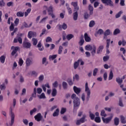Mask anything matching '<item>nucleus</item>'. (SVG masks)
Returning a JSON list of instances; mask_svg holds the SVG:
<instances>
[{
    "label": "nucleus",
    "mask_w": 126,
    "mask_h": 126,
    "mask_svg": "<svg viewBox=\"0 0 126 126\" xmlns=\"http://www.w3.org/2000/svg\"><path fill=\"white\" fill-rule=\"evenodd\" d=\"M71 5H73V6H74L75 11H76V12H75L73 14V20L75 21H76V20L78 17V13H77V11L79 10V6H78V5L77 2H72L71 3Z\"/></svg>",
    "instance_id": "1"
},
{
    "label": "nucleus",
    "mask_w": 126,
    "mask_h": 126,
    "mask_svg": "<svg viewBox=\"0 0 126 126\" xmlns=\"http://www.w3.org/2000/svg\"><path fill=\"white\" fill-rule=\"evenodd\" d=\"M85 50L86 51H92L91 54L93 57L95 56V54H96V46L93 45V46L91 45H87L85 46Z\"/></svg>",
    "instance_id": "2"
},
{
    "label": "nucleus",
    "mask_w": 126,
    "mask_h": 126,
    "mask_svg": "<svg viewBox=\"0 0 126 126\" xmlns=\"http://www.w3.org/2000/svg\"><path fill=\"white\" fill-rule=\"evenodd\" d=\"M71 99L74 100V108L79 107L80 105V100L78 98V97H76V94H72L71 95Z\"/></svg>",
    "instance_id": "3"
},
{
    "label": "nucleus",
    "mask_w": 126,
    "mask_h": 126,
    "mask_svg": "<svg viewBox=\"0 0 126 126\" xmlns=\"http://www.w3.org/2000/svg\"><path fill=\"white\" fill-rule=\"evenodd\" d=\"M85 92L87 93V95L86 98V100H87V101H89L91 92L90 91V89H89V88L88 87V83L87 82L85 84Z\"/></svg>",
    "instance_id": "4"
},
{
    "label": "nucleus",
    "mask_w": 126,
    "mask_h": 126,
    "mask_svg": "<svg viewBox=\"0 0 126 126\" xmlns=\"http://www.w3.org/2000/svg\"><path fill=\"white\" fill-rule=\"evenodd\" d=\"M23 46L25 49H30L31 48V43L28 41L27 38H25L23 42Z\"/></svg>",
    "instance_id": "5"
},
{
    "label": "nucleus",
    "mask_w": 126,
    "mask_h": 126,
    "mask_svg": "<svg viewBox=\"0 0 126 126\" xmlns=\"http://www.w3.org/2000/svg\"><path fill=\"white\" fill-rule=\"evenodd\" d=\"M10 115H11V123L10 126H13V124H14V119L15 118V115H14V113L12 112V108H10Z\"/></svg>",
    "instance_id": "6"
},
{
    "label": "nucleus",
    "mask_w": 126,
    "mask_h": 126,
    "mask_svg": "<svg viewBox=\"0 0 126 126\" xmlns=\"http://www.w3.org/2000/svg\"><path fill=\"white\" fill-rule=\"evenodd\" d=\"M101 1L102 3L106 4V5H109L111 7H113L114 6V3L112 1V0H101Z\"/></svg>",
    "instance_id": "7"
},
{
    "label": "nucleus",
    "mask_w": 126,
    "mask_h": 126,
    "mask_svg": "<svg viewBox=\"0 0 126 126\" xmlns=\"http://www.w3.org/2000/svg\"><path fill=\"white\" fill-rule=\"evenodd\" d=\"M113 115H111V116L107 118H105V117H101L102 122L103 124H109L111 121H112V119H113Z\"/></svg>",
    "instance_id": "8"
},
{
    "label": "nucleus",
    "mask_w": 126,
    "mask_h": 126,
    "mask_svg": "<svg viewBox=\"0 0 126 126\" xmlns=\"http://www.w3.org/2000/svg\"><path fill=\"white\" fill-rule=\"evenodd\" d=\"M23 34L20 33V37H18V39L14 38V43H17V42H19L20 44H22V38L21 37H22V35Z\"/></svg>",
    "instance_id": "9"
},
{
    "label": "nucleus",
    "mask_w": 126,
    "mask_h": 126,
    "mask_svg": "<svg viewBox=\"0 0 126 126\" xmlns=\"http://www.w3.org/2000/svg\"><path fill=\"white\" fill-rule=\"evenodd\" d=\"M11 49H13V51L11 53V56H14V55H15V54H16L17 53V51L19 50V47L12 46Z\"/></svg>",
    "instance_id": "10"
},
{
    "label": "nucleus",
    "mask_w": 126,
    "mask_h": 126,
    "mask_svg": "<svg viewBox=\"0 0 126 126\" xmlns=\"http://www.w3.org/2000/svg\"><path fill=\"white\" fill-rule=\"evenodd\" d=\"M45 7L47 8V10L48 12V14H51V13H53L54 7H53V6L50 5L48 7H47V6H45Z\"/></svg>",
    "instance_id": "11"
},
{
    "label": "nucleus",
    "mask_w": 126,
    "mask_h": 126,
    "mask_svg": "<svg viewBox=\"0 0 126 126\" xmlns=\"http://www.w3.org/2000/svg\"><path fill=\"white\" fill-rule=\"evenodd\" d=\"M36 35V33L35 32L30 31L28 32V37L29 38V39H31L32 37H35Z\"/></svg>",
    "instance_id": "12"
},
{
    "label": "nucleus",
    "mask_w": 126,
    "mask_h": 126,
    "mask_svg": "<svg viewBox=\"0 0 126 126\" xmlns=\"http://www.w3.org/2000/svg\"><path fill=\"white\" fill-rule=\"evenodd\" d=\"M42 115H41V113H38L36 115L34 116V119L35 121H37V122H40V121L42 120Z\"/></svg>",
    "instance_id": "13"
},
{
    "label": "nucleus",
    "mask_w": 126,
    "mask_h": 126,
    "mask_svg": "<svg viewBox=\"0 0 126 126\" xmlns=\"http://www.w3.org/2000/svg\"><path fill=\"white\" fill-rule=\"evenodd\" d=\"M110 43H111V39H108L106 40V53L107 54H109L110 53V51L109 50V48L110 47Z\"/></svg>",
    "instance_id": "14"
},
{
    "label": "nucleus",
    "mask_w": 126,
    "mask_h": 126,
    "mask_svg": "<svg viewBox=\"0 0 126 126\" xmlns=\"http://www.w3.org/2000/svg\"><path fill=\"white\" fill-rule=\"evenodd\" d=\"M73 90L75 93H76V94H77V95H78V94H79V93L81 92V89L77 88V87L76 86L73 87Z\"/></svg>",
    "instance_id": "15"
},
{
    "label": "nucleus",
    "mask_w": 126,
    "mask_h": 126,
    "mask_svg": "<svg viewBox=\"0 0 126 126\" xmlns=\"http://www.w3.org/2000/svg\"><path fill=\"white\" fill-rule=\"evenodd\" d=\"M84 38H85V40L86 42H90L91 41V38L88 36V34L87 33H85L84 34Z\"/></svg>",
    "instance_id": "16"
},
{
    "label": "nucleus",
    "mask_w": 126,
    "mask_h": 126,
    "mask_svg": "<svg viewBox=\"0 0 126 126\" xmlns=\"http://www.w3.org/2000/svg\"><path fill=\"white\" fill-rule=\"evenodd\" d=\"M32 60H31L29 58L27 59L26 61V64L27 65V66H30V65H31V64H32Z\"/></svg>",
    "instance_id": "17"
},
{
    "label": "nucleus",
    "mask_w": 126,
    "mask_h": 126,
    "mask_svg": "<svg viewBox=\"0 0 126 126\" xmlns=\"http://www.w3.org/2000/svg\"><path fill=\"white\" fill-rule=\"evenodd\" d=\"M37 48H38L39 51H44V46L42 47V43H41V42H39L37 46Z\"/></svg>",
    "instance_id": "18"
},
{
    "label": "nucleus",
    "mask_w": 126,
    "mask_h": 126,
    "mask_svg": "<svg viewBox=\"0 0 126 126\" xmlns=\"http://www.w3.org/2000/svg\"><path fill=\"white\" fill-rule=\"evenodd\" d=\"M94 9L93 8V6H92V5L90 4L89 5V10H90V15H92L93 14V10Z\"/></svg>",
    "instance_id": "19"
},
{
    "label": "nucleus",
    "mask_w": 126,
    "mask_h": 126,
    "mask_svg": "<svg viewBox=\"0 0 126 126\" xmlns=\"http://www.w3.org/2000/svg\"><path fill=\"white\" fill-rule=\"evenodd\" d=\"M16 15L18 17H23L24 16V12L19 11L17 12Z\"/></svg>",
    "instance_id": "20"
},
{
    "label": "nucleus",
    "mask_w": 126,
    "mask_h": 126,
    "mask_svg": "<svg viewBox=\"0 0 126 126\" xmlns=\"http://www.w3.org/2000/svg\"><path fill=\"white\" fill-rule=\"evenodd\" d=\"M74 37V35H73V34H69L66 35V38L67 40H68V41H69L70 40H71V39H72V38H73Z\"/></svg>",
    "instance_id": "21"
},
{
    "label": "nucleus",
    "mask_w": 126,
    "mask_h": 126,
    "mask_svg": "<svg viewBox=\"0 0 126 126\" xmlns=\"http://www.w3.org/2000/svg\"><path fill=\"white\" fill-rule=\"evenodd\" d=\"M59 113H60V109L57 108L53 114V117H58V116H59Z\"/></svg>",
    "instance_id": "22"
},
{
    "label": "nucleus",
    "mask_w": 126,
    "mask_h": 126,
    "mask_svg": "<svg viewBox=\"0 0 126 126\" xmlns=\"http://www.w3.org/2000/svg\"><path fill=\"white\" fill-rule=\"evenodd\" d=\"M103 49H104V46H100L97 50V54H100V53H101L102 51H103Z\"/></svg>",
    "instance_id": "23"
},
{
    "label": "nucleus",
    "mask_w": 126,
    "mask_h": 126,
    "mask_svg": "<svg viewBox=\"0 0 126 126\" xmlns=\"http://www.w3.org/2000/svg\"><path fill=\"white\" fill-rule=\"evenodd\" d=\"M0 62L1 63H4V62H5V56L4 55L1 56L0 57Z\"/></svg>",
    "instance_id": "24"
},
{
    "label": "nucleus",
    "mask_w": 126,
    "mask_h": 126,
    "mask_svg": "<svg viewBox=\"0 0 126 126\" xmlns=\"http://www.w3.org/2000/svg\"><path fill=\"white\" fill-rule=\"evenodd\" d=\"M110 34H111V31L110 30H107L104 33V39L108 36V35H110Z\"/></svg>",
    "instance_id": "25"
},
{
    "label": "nucleus",
    "mask_w": 126,
    "mask_h": 126,
    "mask_svg": "<svg viewBox=\"0 0 126 126\" xmlns=\"http://www.w3.org/2000/svg\"><path fill=\"white\" fill-rule=\"evenodd\" d=\"M119 124H120V119H119V118L116 117L114 119V124H115V126H119Z\"/></svg>",
    "instance_id": "26"
},
{
    "label": "nucleus",
    "mask_w": 126,
    "mask_h": 126,
    "mask_svg": "<svg viewBox=\"0 0 126 126\" xmlns=\"http://www.w3.org/2000/svg\"><path fill=\"white\" fill-rule=\"evenodd\" d=\"M79 65V60H78L77 62H75L74 63V69H76L77 67H78Z\"/></svg>",
    "instance_id": "27"
},
{
    "label": "nucleus",
    "mask_w": 126,
    "mask_h": 126,
    "mask_svg": "<svg viewBox=\"0 0 126 126\" xmlns=\"http://www.w3.org/2000/svg\"><path fill=\"white\" fill-rule=\"evenodd\" d=\"M116 82L118 83L120 85H121L122 83H123V79H121L120 77L116 78Z\"/></svg>",
    "instance_id": "28"
},
{
    "label": "nucleus",
    "mask_w": 126,
    "mask_h": 126,
    "mask_svg": "<svg viewBox=\"0 0 126 126\" xmlns=\"http://www.w3.org/2000/svg\"><path fill=\"white\" fill-rule=\"evenodd\" d=\"M100 116L102 117V118H106V117H107V114H106V112H105V110H101Z\"/></svg>",
    "instance_id": "29"
},
{
    "label": "nucleus",
    "mask_w": 126,
    "mask_h": 126,
    "mask_svg": "<svg viewBox=\"0 0 126 126\" xmlns=\"http://www.w3.org/2000/svg\"><path fill=\"white\" fill-rule=\"evenodd\" d=\"M121 33V31L119 29H116L113 32V35H118V34H120Z\"/></svg>",
    "instance_id": "30"
},
{
    "label": "nucleus",
    "mask_w": 126,
    "mask_h": 126,
    "mask_svg": "<svg viewBox=\"0 0 126 126\" xmlns=\"http://www.w3.org/2000/svg\"><path fill=\"white\" fill-rule=\"evenodd\" d=\"M57 89H53L52 90V95L53 97H55V96H57Z\"/></svg>",
    "instance_id": "31"
},
{
    "label": "nucleus",
    "mask_w": 126,
    "mask_h": 126,
    "mask_svg": "<svg viewBox=\"0 0 126 126\" xmlns=\"http://www.w3.org/2000/svg\"><path fill=\"white\" fill-rule=\"evenodd\" d=\"M86 118V116L85 115H83V117L81 118L79 120L80 122L83 124V123H85V118Z\"/></svg>",
    "instance_id": "32"
},
{
    "label": "nucleus",
    "mask_w": 126,
    "mask_h": 126,
    "mask_svg": "<svg viewBox=\"0 0 126 126\" xmlns=\"http://www.w3.org/2000/svg\"><path fill=\"white\" fill-rule=\"evenodd\" d=\"M122 124H126V118L123 115L120 116Z\"/></svg>",
    "instance_id": "33"
},
{
    "label": "nucleus",
    "mask_w": 126,
    "mask_h": 126,
    "mask_svg": "<svg viewBox=\"0 0 126 126\" xmlns=\"http://www.w3.org/2000/svg\"><path fill=\"white\" fill-rule=\"evenodd\" d=\"M113 77H114V75L113 74V71H110L109 76L108 77V80H112L113 79Z\"/></svg>",
    "instance_id": "34"
},
{
    "label": "nucleus",
    "mask_w": 126,
    "mask_h": 126,
    "mask_svg": "<svg viewBox=\"0 0 126 126\" xmlns=\"http://www.w3.org/2000/svg\"><path fill=\"white\" fill-rule=\"evenodd\" d=\"M24 26L25 28H30L31 26H32V23H31L30 25H28V24H27L26 22H24Z\"/></svg>",
    "instance_id": "35"
},
{
    "label": "nucleus",
    "mask_w": 126,
    "mask_h": 126,
    "mask_svg": "<svg viewBox=\"0 0 126 126\" xmlns=\"http://www.w3.org/2000/svg\"><path fill=\"white\" fill-rule=\"evenodd\" d=\"M32 45H33V46H36V45H37V43H38V40H37V39L33 38L32 39Z\"/></svg>",
    "instance_id": "36"
},
{
    "label": "nucleus",
    "mask_w": 126,
    "mask_h": 126,
    "mask_svg": "<svg viewBox=\"0 0 126 126\" xmlns=\"http://www.w3.org/2000/svg\"><path fill=\"white\" fill-rule=\"evenodd\" d=\"M123 14V11H119L116 15H115L116 18H119L121 17V15Z\"/></svg>",
    "instance_id": "37"
},
{
    "label": "nucleus",
    "mask_w": 126,
    "mask_h": 126,
    "mask_svg": "<svg viewBox=\"0 0 126 126\" xmlns=\"http://www.w3.org/2000/svg\"><path fill=\"white\" fill-rule=\"evenodd\" d=\"M90 114V118H91V120H93L95 119V115L93 114V113H91V111L89 112Z\"/></svg>",
    "instance_id": "38"
},
{
    "label": "nucleus",
    "mask_w": 126,
    "mask_h": 126,
    "mask_svg": "<svg viewBox=\"0 0 126 126\" xmlns=\"http://www.w3.org/2000/svg\"><path fill=\"white\" fill-rule=\"evenodd\" d=\"M94 122H95V123H101V118L99 117H96L94 118Z\"/></svg>",
    "instance_id": "39"
},
{
    "label": "nucleus",
    "mask_w": 126,
    "mask_h": 126,
    "mask_svg": "<svg viewBox=\"0 0 126 126\" xmlns=\"http://www.w3.org/2000/svg\"><path fill=\"white\" fill-rule=\"evenodd\" d=\"M47 62V58H46V57H44L42 59V64H45V65H47V64H48V62Z\"/></svg>",
    "instance_id": "40"
},
{
    "label": "nucleus",
    "mask_w": 126,
    "mask_h": 126,
    "mask_svg": "<svg viewBox=\"0 0 126 126\" xmlns=\"http://www.w3.org/2000/svg\"><path fill=\"white\" fill-rule=\"evenodd\" d=\"M5 6V2L3 0H0V6L1 7H3V6Z\"/></svg>",
    "instance_id": "41"
},
{
    "label": "nucleus",
    "mask_w": 126,
    "mask_h": 126,
    "mask_svg": "<svg viewBox=\"0 0 126 126\" xmlns=\"http://www.w3.org/2000/svg\"><path fill=\"white\" fill-rule=\"evenodd\" d=\"M67 82H68L69 85H70V86L73 85V82H72V80H71V79L70 78L67 79Z\"/></svg>",
    "instance_id": "42"
},
{
    "label": "nucleus",
    "mask_w": 126,
    "mask_h": 126,
    "mask_svg": "<svg viewBox=\"0 0 126 126\" xmlns=\"http://www.w3.org/2000/svg\"><path fill=\"white\" fill-rule=\"evenodd\" d=\"M10 31H13L14 30V24L13 23H11V25L9 27Z\"/></svg>",
    "instance_id": "43"
},
{
    "label": "nucleus",
    "mask_w": 126,
    "mask_h": 126,
    "mask_svg": "<svg viewBox=\"0 0 126 126\" xmlns=\"http://www.w3.org/2000/svg\"><path fill=\"white\" fill-rule=\"evenodd\" d=\"M56 58H57V55H50L49 57V59L54 60Z\"/></svg>",
    "instance_id": "44"
},
{
    "label": "nucleus",
    "mask_w": 126,
    "mask_h": 126,
    "mask_svg": "<svg viewBox=\"0 0 126 126\" xmlns=\"http://www.w3.org/2000/svg\"><path fill=\"white\" fill-rule=\"evenodd\" d=\"M95 25V21L92 20L90 21L89 24V27H93Z\"/></svg>",
    "instance_id": "45"
},
{
    "label": "nucleus",
    "mask_w": 126,
    "mask_h": 126,
    "mask_svg": "<svg viewBox=\"0 0 126 126\" xmlns=\"http://www.w3.org/2000/svg\"><path fill=\"white\" fill-rule=\"evenodd\" d=\"M62 85L63 89H66L67 88V83H66V82H63Z\"/></svg>",
    "instance_id": "46"
},
{
    "label": "nucleus",
    "mask_w": 126,
    "mask_h": 126,
    "mask_svg": "<svg viewBox=\"0 0 126 126\" xmlns=\"http://www.w3.org/2000/svg\"><path fill=\"white\" fill-rule=\"evenodd\" d=\"M24 63V61H23V60H22L21 58L19 59L18 63L20 66H22V65Z\"/></svg>",
    "instance_id": "47"
},
{
    "label": "nucleus",
    "mask_w": 126,
    "mask_h": 126,
    "mask_svg": "<svg viewBox=\"0 0 126 126\" xmlns=\"http://www.w3.org/2000/svg\"><path fill=\"white\" fill-rule=\"evenodd\" d=\"M37 111V109L36 108H33L32 110H31L30 111V115L32 116L34 113H36Z\"/></svg>",
    "instance_id": "48"
},
{
    "label": "nucleus",
    "mask_w": 126,
    "mask_h": 126,
    "mask_svg": "<svg viewBox=\"0 0 126 126\" xmlns=\"http://www.w3.org/2000/svg\"><path fill=\"white\" fill-rule=\"evenodd\" d=\"M63 48L62 46H59V49L58 50L59 55H61V54H62V53L63 52Z\"/></svg>",
    "instance_id": "49"
},
{
    "label": "nucleus",
    "mask_w": 126,
    "mask_h": 126,
    "mask_svg": "<svg viewBox=\"0 0 126 126\" xmlns=\"http://www.w3.org/2000/svg\"><path fill=\"white\" fill-rule=\"evenodd\" d=\"M83 44H84V39L81 38L80 41L79 42V44L80 46H83Z\"/></svg>",
    "instance_id": "50"
},
{
    "label": "nucleus",
    "mask_w": 126,
    "mask_h": 126,
    "mask_svg": "<svg viewBox=\"0 0 126 126\" xmlns=\"http://www.w3.org/2000/svg\"><path fill=\"white\" fill-rule=\"evenodd\" d=\"M98 72V68H95L93 71V75L94 76H96L97 73Z\"/></svg>",
    "instance_id": "51"
},
{
    "label": "nucleus",
    "mask_w": 126,
    "mask_h": 126,
    "mask_svg": "<svg viewBox=\"0 0 126 126\" xmlns=\"http://www.w3.org/2000/svg\"><path fill=\"white\" fill-rule=\"evenodd\" d=\"M39 99H45L46 98V96L45 95V94L42 93L39 97Z\"/></svg>",
    "instance_id": "52"
},
{
    "label": "nucleus",
    "mask_w": 126,
    "mask_h": 126,
    "mask_svg": "<svg viewBox=\"0 0 126 126\" xmlns=\"http://www.w3.org/2000/svg\"><path fill=\"white\" fill-rule=\"evenodd\" d=\"M66 112V108H62L61 110V114L62 115L64 114Z\"/></svg>",
    "instance_id": "53"
},
{
    "label": "nucleus",
    "mask_w": 126,
    "mask_h": 126,
    "mask_svg": "<svg viewBox=\"0 0 126 126\" xmlns=\"http://www.w3.org/2000/svg\"><path fill=\"white\" fill-rule=\"evenodd\" d=\"M73 79L74 81L75 79H76V80H79V76L78 75V74H75V76H73Z\"/></svg>",
    "instance_id": "54"
},
{
    "label": "nucleus",
    "mask_w": 126,
    "mask_h": 126,
    "mask_svg": "<svg viewBox=\"0 0 126 126\" xmlns=\"http://www.w3.org/2000/svg\"><path fill=\"white\" fill-rule=\"evenodd\" d=\"M89 16H90V15H89V14H88L87 12L84 13V18L85 19H88Z\"/></svg>",
    "instance_id": "55"
},
{
    "label": "nucleus",
    "mask_w": 126,
    "mask_h": 126,
    "mask_svg": "<svg viewBox=\"0 0 126 126\" xmlns=\"http://www.w3.org/2000/svg\"><path fill=\"white\" fill-rule=\"evenodd\" d=\"M109 56H106L103 57V62H107V61L109 60Z\"/></svg>",
    "instance_id": "56"
},
{
    "label": "nucleus",
    "mask_w": 126,
    "mask_h": 126,
    "mask_svg": "<svg viewBox=\"0 0 126 126\" xmlns=\"http://www.w3.org/2000/svg\"><path fill=\"white\" fill-rule=\"evenodd\" d=\"M119 106L120 107H124V104H123V101L122 100V98H119Z\"/></svg>",
    "instance_id": "57"
},
{
    "label": "nucleus",
    "mask_w": 126,
    "mask_h": 126,
    "mask_svg": "<svg viewBox=\"0 0 126 126\" xmlns=\"http://www.w3.org/2000/svg\"><path fill=\"white\" fill-rule=\"evenodd\" d=\"M15 25L17 26L19 24V19L16 18L14 21Z\"/></svg>",
    "instance_id": "58"
},
{
    "label": "nucleus",
    "mask_w": 126,
    "mask_h": 126,
    "mask_svg": "<svg viewBox=\"0 0 126 126\" xmlns=\"http://www.w3.org/2000/svg\"><path fill=\"white\" fill-rule=\"evenodd\" d=\"M62 28L63 30H66L67 28V25L65 23H63L62 25Z\"/></svg>",
    "instance_id": "59"
},
{
    "label": "nucleus",
    "mask_w": 126,
    "mask_h": 126,
    "mask_svg": "<svg viewBox=\"0 0 126 126\" xmlns=\"http://www.w3.org/2000/svg\"><path fill=\"white\" fill-rule=\"evenodd\" d=\"M46 43H49V42H52V38L50 36H48L46 39Z\"/></svg>",
    "instance_id": "60"
},
{
    "label": "nucleus",
    "mask_w": 126,
    "mask_h": 126,
    "mask_svg": "<svg viewBox=\"0 0 126 126\" xmlns=\"http://www.w3.org/2000/svg\"><path fill=\"white\" fill-rule=\"evenodd\" d=\"M7 6H8V7L13 6V2L12 1L8 2L7 3Z\"/></svg>",
    "instance_id": "61"
},
{
    "label": "nucleus",
    "mask_w": 126,
    "mask_h": 126,
    "mask_svg": "<svg viewBox=\"0 0 126 126\" xmlns=\"http://www.w3.org/2000/svg\"><path fill=\"white\" fill-rule=\"evenodd\" d=\"M42 91H43L42 89H41L40 88H37V93L38 94H41L42 93Z\"/></svg>",
    "instance_id": "62"
},
{
    "label": "nucleus",
    "mask_w": 126,
    "mask_h": 126,
    "mask_svg": "<svg viewBox=\"0 0 126 126\" xmlns=\"http://www.w3.org/2000/svg\"><path fill=\"white\" fill-rule=\"evenodd\" d=\"M120 5H121V6H125V5H126L125 4V0H120Z\"/></svg>",
    "instance_id": "63"
},
{
    "label": "nucleus",
    "mask_w": 126,
    "mask_h": 126,
    "mask_svg": "<svg viewBox=\"0 0 126 126\" xmlns=\"http://www.w3.org/2000/svg\"><path fill=\"white\" fill-rule=\"evenodd\" d=\"M58 81H55L53 84V86L54 87V88H57L58 87Z\"/></svg>",
    "instance_id": "64"
}]
</instances>
